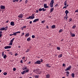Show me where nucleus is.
Returning <instances> with one entry per match:
<instances>
[{
    "label": "nucleus",
    "instance_id": "1",
    "mask_svg": "<svg viewBox=\"0 0 78 78\" xmlns=\"http://www.w3.org/2000/svg\"><path fill=\"white\" fill-rule=\"evenodd\" d=\"M53 4H54V0H52L49 4L50 6L52 8L53 7Z\"/></svg>",
    "mask_w": 78,
    "mask_h": 78
},
{
    "label": "nucleus",
    "instance_id": "2",
    "mask_svg": "<svg viewBox=\"0 0 78 78\" xmlns=\"http://www.w3.org/2000/svg\"><path fill=\"white\" fill-rule=\"evenodd\" d=\"M29 72V69L25 70L23 71V72L21 73L22 74V75H24L25 73H28Z\"/></svg>",
    "mask_w": 78,
    "mask_h": 78
},
{
    "label": "nucleus",
    "instance_id": "3",
    "mask_svg": "<svg viewBox=\"0 0 78 78\" xmlns=\"http://www.w3.org/2000/svg\"><path fill=\"white\" fill-rule=\"evenodd\" d=\"M13 36H17V34H18V33H20V31H17L16 32H13Z\"/></svg>",
    "mask_w": 78,
    "mask_h": 78
},
{
    "label": "nucleus",
    "instance_id": "4",
    "mask_svg": "<svg viewBox=\"0 0 78 78\" xmlns=\"http://www.w3.org/2000/svg\"><path fill=\"white\" fill-rule=\"evenodd\" d=\"M23 17V14L22 13L20 14L18 16V17L19 18H21V19Z\"/></svg>",
    "mask_w": 78,
    "mask_h": 78
},
{
    "label": "nucleus",
    "instance_id": "5",
    "mask_svg": "<svg viewBox=\"0 0 78 78\" xmlns=\"http://www.w3.org/2000/svg\"><path fill=\"white\" fill-rule=\"evenodd\" d=\"M34 64H41V61L37 60Z\"/></svg>",
    "mask_w": 78,
    "mask_h": 78
},
{
    "label": "nucleus",
    "instance_id": "6",
    "mask_svg": "<svg viewBox=\"0 0 78 78\" xmlns=\"http://www.w3.org/2000/svg\"><path fill=\"white\" fill-rule=\"evenodd\" d=\"M36 70L37 72L39 73V74H41V71H40V69H36Z\"/></svg>",
    "mask_w": 78,
    "mask_h": 78
},
{
    "label": "nucleus",
    "instance_id": "7",
    "mask_svg": "<svg viewBox=\"0 0 78 78\" xmlns=\"http://www.w3.org/2000/svg\"><path fill=\"white\" fill-rule=\"evenodd\" d=\"M35 17H34V14H32L30 17L31 19H34Z\"/></svg>",
    "mask_w": 78,
    "mask_h": 78
},
{
    "label": "nucleus",
    "instance_id": "8",
    "mask_svg": "<svg viewBox=\"0 0 78 78\" xmlns=\"http://www.w3.org/2000/svg\"><path fill=\"white\" fill-rule=\"evenodd\" d=\"M11 48V46H6L4 47V48L5 49H8V48Z\"/></svg>",
    "mask_w": 78,
    "mask_h": 78
},
{
    "label": "nucleus",
    "instance_id": "9",
    "mask_svg": "<svg viewBox=\"0 0 78 78\" xmlns=\"http://www.w3.org/2000/svg\"><path fill=\"white\" fill-rule=\"evenodd\" d=\"M0 8L1 9H5V6L2 5L0 6Z\"/></svg>",
    "mask_w": 78,
    "mask_h": 78
},
{
    "label": "nucleus",
    "instance_id": "10",
    "mask_svg": "<svg viewBox=\"0 0 78 78\" xmlns=\"http://www.w3.org/2000/svg\"><path fill=\"white\" fill-rule=\"evenodd\" d=\"M10 25L11 26H14L15 25V24L14 23V22L12 21L10 23Z\"/></svg>",
    "mask_w": 78,
    "mask_h": 78
},
{
    "label": "nucleus",
    "instance_id": "11",
    "mask_svg": "<svg viewBox=\"0 0 78 78\" xmlns=\"http://www.w3.org/2000/svg\"><path fill=\"white\" fill-rule=\"evenodd\" d=\"M71 68V66H70L69 67H68L66 69H65L66 71H67L68 70H69Z\"/></svg>",
    "mask_w": 78,
    "mask_h": 78
},
{
    "label": "nucleus",
    "instance_id": "12",
    "mask_svg": "<svg viewBox=\"0 0 78 78\" xmlns=\"http://www.w3.org/2000/svg\"><path fill=\"white\" fill-rule=\"evenodd\" d=\"M70 34L72 37H74L75 36V34H73L71 32H70Z\"/></svg>",
    "mask_w": 78,
    "mask_h": 78
},
{
    "label": "nucleus",
    "instance_id": "13",
    "mask_svg": "<svg viewBox=\"0 0 78 78\" xmlns=\"http://www.w3.org/2000/svg\"><path fill=\"white\" fill-rule=\"evenodd\" d=\"M39 21V19H35L33 21V22H34L35 23H36V22H38Z\"/></svg>",
    "mask_w": 78,
    "mask_h": 78
},
{
    "label": "nucleus",
    "instance_id": "14",
    "mask_svg": "<svg viewBox=\"0 0 78 78\" xmlns=\"http://www.w3.org/2000/svg\"><path fill=\"white\" fill-rule=\"evenodd\" d=\"M44 7L45 8H48V6H47V4H44Z\"/></svg>",
    "mask_w": 78,
    "mask_h": 78
},
{
    "label": "nucleus",
    "instance_id": "15",
    "mask_svg": "<svg viewBox=\"0 0 78 78\" xmlns=\"http://www.w3.org/2000/svg\"><path fill=\"white\" fill-rule=\"evenodd\" d=\"M29 36H30V34L29 33H27L25 34V37H28Z\"/></svg>",
    "mask_w": 78,
    "mask_h": 78
},
{
    "label": "nucleus",
    "instance_id": "16",
    "mask_svg": "<svg viewBox=\"0 0 78 78\" xmlns=\"http://www.w3.org/2000/svg\"><path fill=\"white\" fill-rule=\"evenodd\" d=\"M65 13L67 16V14L69 13V12L67 10H66L65 12Z\"/></svg>",
    "mask_w": 78,
    "mask_h": 78
},
{
    "label": "nucleus",
    "instance_id": "17",
    "mask_svg": "<svg viewBox=\"0 0 78 78\" xmlns=\"http://www.w3.org/2000/svg\"><path fill=\"white\" fill-rule=\"evenodd\" d=\"M50 12H52L53 11V10H54V8H51L50 9Z\"/></svg>",
    "mask_w": 78,
    "mask_h": 78
},
{
    "label": "nucleus",
    "instance_id": "18",
    "mask_svg": "<svg viewBox=\"0 0 78 78\" xmlns=\"http://www.w3.org/2000/svg\"><path fill=\"white\" fill-rule=\"evenodd\" d=\"M5 28L4 27H1L0 29L1 31H3V30H5Z\"/></svg>",
    "mask_w": 78,
    "mask_h": 78
},
{
    "label": "nucleus",
    "instance_id": "19",
    "mask_svg": "<svg viewBox=\"0 0 78 78\" xmlns=\"http://www.w3.org/2000/svg\"><path fill=\"white\" fill-rule=\"evenodd\" d=\"M23 70H27V66H24V67H23L22 69Z\"/></svg>",
    "mask_w": 78,
    "mask_h": 78
},
{
    "label": "nucleus",
    "instance_id": "20",
    "mask_svg": "<svg viewBox=\"0 0 78 78\" xmlns=\"http://www.w3.org/2000/svg\"><path fill=\"white\" fill-rule=\"evenodd\" d=\"M56 27V26L55 25H53L51 27V28L52 29H54Z\"/></svg>",
    "mask_w": 78,
    "mask_h": 78
},
{
    "label": "nucleus",
    "instance_id": "21",
    "mask_svg": "<svg viewBox=\"0 0 78 78\" xmlns=\"http://www.w3.org/2000/svg\"><path fill=\"white\" fill-rule=\"evenodd\" d=\"M30 40H31V38H30V37H28L27 39V41L28 42H29V41H30Z\"/></svg>",
    "mask_w": 78,
    "mask_h": 78
},
{
    "label": "nucleus",
    "instance_id": "22",
    "mask_svg": "<svg viewBox=\"0 0 78 78\" xmlns=\"http://www.w3.org/2000/svg\"><path fill=\"white\" fill-rule=\"evenodd\" d=\"M30 51V49H28L27 51H26V53H28V52H29Z\"/></svg>",
    "mask_w": 78,
    "mask_h": 78
},
{
    "label": "nucleus",
    "instance_id": "23",
    "mask_svg": "<svg viewBox=\"0 0 78 78\" xmlns=\"http://www.w3.org/2000/svg\"><path fill=\"white\" fill-rule=\"evenodd\" d=\"M2 31H0V37H1L2 36Z\"/></svg>",
    "mask_w": 78,
    "mask_h": 78
},
{
    "label": "nucleus",
    "instance_id": "24",
    "mask_svg": "<svg viewBox=\"0 0 78 78\" xmlns=\"http://www.w3.org/2000/svg\"><path fill=\"white\" fill-rule=\"evenodd\" d=\"M71 76L73 78H74V74L73 73H72L71 74Z\"/></svg>",
    "mask_w": 78,
    "mask_h": 78
},
{
    "label": "nucleus",
    "instance_id": "25",
    "mask_svg": "<svg viewBox=\"0 0 78 78\" xmlns=\"http://www.w3.org/2000/svg\"><path fill=\"white\" fill-rule=\"evenodd\" d=\"M7 57L6 56V54H5L4 56H3L4 59H6Z\"/></svg>",
    "mask_w": 78,
    "mask_h": 78
},
{
    "label": "nucleus",
    "instance_id": "26",
    "mask_svg": "<svg viewBox=\"0 0 78 78\" xmlns=\"http://www.w3.org/2000/svg\"><path fill=\"white\" fill-rule=\"evenodd\" d=\"M13 2H19V0H13Z\"/></svg>",
    "mask_w": 78,
    "mask_h": 78
},
{
    "label": "nucleus",
    "instance_id": "27",
    "mask_svg": "<svg viewBox=\"0 0 78 78\" xmlns=\"http://www.w3.org/2000/svg\"><path fill=\"white\" fill-rule=\"evenodd\" d=\"M15 39V38H13L11 40L10 42H13V41H14V40Z\"/></svg>",
    "mask_w": 78,
    "mask_h": 78
},
{
    "label": "nucleus",
    "instance_id": "28",
    "mask_svg": "<svg viewBox=\"0 0 78 78\" xmlns=\"http://www.w3.org/2000/svg\"><path fill=\"white\" fill-rule=\"evenodd\" d=\"M76 25H73V27H72V28L73 29H75V28L76 27Z\"/></svg>",
    "mask_w": 78,
    "mask_h": 78
},
{
    "label": "nucleus",
    "instance_id": "29",
    "mask_svg": "<svg viewBox=\"0 0 78 78\" xmlns=\"http://www.w3.org/2000/svg\"><path fill=\"white\" fill-rule=\"evenodd\" d=\"M25 35V33H22V35H21V37H22V36H23Z\"/></svg>",
    "mask_w": 78,
    "mask_h": 78
},
{
    "label": "nucleus",
    "instance_id": "30",
    "mask_svg": "<svg viewBox=\"0 0 78 78\" xmlns=\"http://www.w3.org/2000/svg\"><path fill=\"white\" fill-rule=\"evenodd\" d=\"M66 1H65L64 2V5L65 6H66V5H67V3H66Z\"/></svg>",
    "mask_w": 78,
    "mask_h": 78
},
{
    "label": "nucleus",
    "instance_id": "31",
    "mask_svg": "<svg viewBox=\"0 0 78 78\" xmlns=\"http://www.w3.org/2000/svg\"><path fill=\"white\" fill-rule=\"evenodd\" d=\"M62 54H60V55H59L58 56V58L61 57H62Z\"/></svg>",
    "mask_w": 78,
    "mask_h": 78
},
{
    "label": "nucleus",
    "instance_id": "32",
    "mask_svg": "<svg viewBox=\"0 0 78 78\" xmlns=\"http://www.w3.org/2000/svg\"><path fill=\"white\" fill-rule=\"evenodd\" d=\"M46 66L48 67H49V64H47L46 65Z\"/></svg>",
    "mask_w": 78,
    "mask_h": 78
},
{
    "label": "nucleus",
    "instance_id": "33",
    "mask_svg": "<svg viewBox=\"0 0 78 78\" xmlns=\"http://www.w3.org/2000/svg\"><path fill=\"white\" fill-rule=\"evenodd\" d=\"M46 77L47 78H49V74H48L47 75H46Z\"/></svg>",
    "mask_w": 78,
    "mask_h": 78
},
{
    "label": "nucleus",
    "instance_id": "34",
    "mask_svg": "<svg viewBox=\"0 0 78 78\" xmlns=\"http://www.w3.org/2000/svg\"><path fill=\"white\" fill-rule=\"evenodd\" d=\"M3 74L4 75H7V73L6 72H4L3 73Z\"/></svg>",
    "mask_w": 78,
    "mask_h": 78
},
{
    "label": "nucleus",
    "instance_id": "35",
    "mask_svg": "<svg viewBox=\"0 0 78 78\" xmlns=\"http://www.w3.org/2000/svg\"><path fill=\"white\" fill-rule=\"evenodd\" d=\"M26 19H31V16H29V17L26 18Z\"/></svg>",
    "mask_w": 78,
    "mask_h": 78
},
{
    "label": "nucleus",
    "instance_id": "36",
    "mask_svg": "<svg viewBox=\"0 0 78 78\" xmlns=\"http://www.w3.org/2000/svg\"><path fill=\"white\" fill-rule=\"evenodd\" d=\"M9 44L10 45H12V42L10 41Z\"/></svg>",
    "mask_w": 78,
    "mask_h": 78
},
{
    "label": "nucleus",
    "instance_id": "37",
    "mask_svg": "<svg viewBox=\"0 0 78 78\" xmlns=\"http://www.w3.org/2000/svg\"><path fill=\"white\" fill-rule=\"evenodd\" d=\"M32 37L33 38V39H34L35 37V36L34 35H32Z\"/></svg>",
    "mask_w": 78,
    "mask_h": 78
},
{
    "label": "nucleus",
    "instance_id": "38",
    "mask_svg": "<svg viewBox=\"0 0 78 78\" xmlns=\"http://www.w3.org/2000/svg\"><path fill=\"white\" fill-rule=\"evenodd\" d=\"M35 78H39V76H38V75H35Z\"/></svg>",
    "mask_w": 78,
    "mask_h": 78
},
{
    "label": "nucleus",
    "instance_id": "39",
    "mask_svg": "<svg viewBox=\"0 0 78 78\" xmlns=\"http://www.w3.org/2000/svg\"><path fill=\"white\" fill-rule=\"evenodd\" d=\"M39 11H42V9H39Z\"/></svg>",
    "mask_w": 78,
    "mask_h": 78
},
{
    "label": "nucleus",
    "instance_id": "40",
    "mask_svg": "<svg viewBox=\"0 0 78 78\" xmlns=\"http://www.w3.org/2000/svg\"><path fill=\"white\" fill-rule=\"evenodd\" d=\"M72 20V19L71 18H70L69 20V22H71Z\"/></svg>",
    "mask_w": 78,
    "mask_h": 78
},
{
    "label": "nucleus",
    "instance_id": "41",
    "mask_svg": "<svg viewBox=\"0 0 78 78\" xmlns=\"http://www.w3.org/2000/svg\"><path fill=\"white\" fill-rule=\"evenodd\" d=\"M57 49L58 50H60V48H59V47H57Z\"/></svg>",
    "mask_w": 78,
    "mask_h": 78
},
{
    "label": "nucleus",
    "instance_id": "42",
    "mask_svg": "<svg viewBox=\"0 0 78 78\" xmlns=\"http://www.w3.org/2000/svg\"><path fill=\"white\" fill-rule=\"evenodd\" d=\"M43 11H45V9H44V8H42Z\"/></svg>",
    "mask_w": 78,
    "mask_h": 78
},
{
    "label": "nucleus",
    "instance_id": "43",
    "mask_svg": "<svg viewBox=\"0 0 78 78\" xmlns=\"http://www.w3.org/2000/svg\"><path fill=\"white\" fill-rule=\"evenodd\" d=\"M44 22H45V20H43V21H41V23H44Z\"/></svg>",
    "mask_w": 78,
    "mask_h": 78
},
{
    "label": "nucleus",
    "instance_id": "44",
    "mask_svg": "<svg viewBox=\"0 0 78 78\" xmlns=\"http://www.w3.org/2000/svg\"><path fill=\"white\" fill-rule=\"evenodd\" d=\"M33 72H35V73H36V69L35 70H33Z\"/></svg>",
    "mask_w": 78,
    "mask_h": 78
},
{
    "label": "nucleus",
    "instance_id": "45",
    "mask_svg": "<svg viewBox=\"0 0 78 78\" xmlns=\"http://www.w3.org/2000/svg\"><path fill=\"white\" fill-rule=\"evenodd\" d=\"M16 69L15 68H13V71H16Z\"/></svg>",
    "mask_w": 78,
    "mask_h": 78
},
{
    "label": "nucleus",
    "instance_id": "46",
    "mask_svg": "<svg viewBox=\"0 0 78 78\" xmlns=\"http://www.w3.org/2000/svg\"><path fill=\"white\" fill-rule=\"evenodd\" d=\"M75 12H78V9L75 11Z\"/></svg>",
    "mask_w": 78,
    "mask_h": 78
},
{
    "label": "nucleus",
    "instance_id": "47",
    "mask_svg": "<svg viewBox=\"0 0 78 78\" xmlns=\"http://www.w3.org/2000/svg\"><path fill=\"white\" fill-rule=\"evenodd\" d=\"M10 54L11 55H12L13 54H12V52H9Z\"/></svg>",
    "mask_w": 78,
    "mask_h": 78
},
{
    "label": "nucleus",
    "instance_id": "48",
    "mask_svg": "<svg viewBox=\"0 0 78 78\" xmlns=\"http://www.w3.org/2000/svg\"><path fill=\"white\" fill-rule=\"evenodd\" d=\"M40 60L41 62H43V60L42 59H41Z\"/></svg>",
    "mask_w": 78,
    "mask_h": 78
},
{
    "label": "nucleus",
    "instance_id": "49",
    "mask_svg": "<svg viewBox=\"0 0 78 78\" xmlns=\"http://www.w3.org/2000/svg\"><path fill=\"white\" fill-rule=\"evenodd\" d=\"M25 3H28V0H26L25 1Z\"/></svg>",
    "mask_w": 78,
    "mask_h": 78
},
{
    "label": "nucleus",
    "instance_id": "50",
    "mask_svg": "<svg viewBox=\"0 0 78 78\" xmlns=\"http://www.w3.org/2000/svg\"><path fill=\"white\" fill-rule=\"evenodd\" d=\"M20 62L22 64L23 63V60H21L20 61Z\"/></svg>",
    "mask_w": 78,
    "mask_h": 78
},
{
    "label": "nucleus",
    "instance_id": "51",
    "mask_svg": "<svg viewBox=\"0 0 78 78\" xmlns=\"http://www.w3.org/2000/svg\"><path fill=\"white\" fill-rule=\"evenodd\" d=\"M2 56H4V52H2Z\"/></svg>",
    "mask_w": 78,
    "mask_h": 78
},
{
    "label": "nucleus",
    "instance_id": "52",
    "mask_svg": "<svg viewBox=\"0 0 78 78\" xmlns=\"http://www.w3.org/2000/svg\"><path fill=\"white\" fill-rule=\"evenodd\" d=\"M58 6V4H56V5H55V7H57Z\"/></svg>",
    "mask_w": 78,
    "mask_h": 78
},
{
    "label": "nucleus",
    "instance_id": "53",
    "mask_svg": "<svg viewBox=\"0 0 78 78\" xmlns=\"http://www.w3.org/2000/svg\"><path fill=\"white\" fill-rule=\"evenodd\" d=\"M66 74H69V72L68 71L66 72Z\"/></svg>",
    "mask_w": 78,
    "mask_h": 78
},
{
    "label": "nucleus",
    "instance_id": "54",
    "mask_svg": "<svg viewBox=\"0 0 78 78\" xmlns=\"http://www.w3.org/2000/svg\"><path fill=\"white\" fill-rule=\"evenodd\" d=\"M62 31V29H61L59 31V32H61Z\"/></svg>",
    "mask_w": 78,
    "mask_h": 78
},
{
    "label": "nucleus",
    "instance_id": "55",
    "mask_svg": "<svg viewBox=\"0 0 78 78\" xmlns=\"http://www.w3.org/2000/svg\"><path fill=\"white\" fill-rule=\"evenodd\" d=\"M26 27H27V26H25L23 27V28H26Z\"/></svg>",
    "mask_w": 78,
    "mask_h": 78
},
{
    "label": "nucleus",
    "instance_id": "56",
    "mask_svg": "<svg viewBox=\"0 0 78 78\" xmlns=\"http://www.w3.org/2000/svg\"><path fill=\"white\" fill-rule=\"evenodd\" d=\"M15 56H17L18 55V54L17 53H16L15 54Z\"/></svg>",
    "mask_w": 78,
    "mask_h": 78
},
{
    "label": "nucleus",
    "instance_id": "57",
    "mask_svg": "<svg viewBox=\"0 0 78 78\" xmlns=\"http://www.w3.org/2000/svg\"><path fill=\"white\" fill-rule=\"evenodd\" d=\"M25 57H23L22 58V59H25Z\"/></svg>",
    "mask_w": 78,
    "mask_h": 78
},
{
    "label": "nucleus",
    "instance_id": "58",
    "mask_svg": "<svg viewBox=\"0 0 78 78\" xmlns=\"http://www.w3.org/2000/svg\"><path fill=\"white\" fill-rule=\"evenodd\" d=\"M31 46H30V47L29 48V49H31Z\"/></svg>",
    "mask_w": 78,
    "mask_h": 78
},
{
    "label": "nucleus",
    "instance_id": "59",
    "mask_svg": "<svg viewBox=\"0 0 78 78\" xmlns=\"http://www.w3.org/2000/svg\"><path fill=\"white\" fill-rule=\"evenodd\" d=\"M66 20H67V18H68V16H67H67H66Z\"/></svg>",
    "mask_w": 78,
    "mask_h": 78
},
{
    "label": "nucleus",
    "instance_id": "60",
    "mask_svg": "<svg viewBox=\"0 0 78 78\" xmlns=\"http://www.w3.org/2000/svg\"><path fill=\"white\" fill-rule=\"evenodd\" d=\"M8 30V28H5V29L4 30L5 31H6V30Z\"/></svg>",
    "mask_w": 78,
    "mask_h": 78
},
{
    "label": "nucleus",
    "instance_id": "61",
    "mask_svg": "<svg viewBox=\"0 0 78 78\" xmlns=\"http://www.w3.org/2000/svg\"><path fill=\"white\" fill-rule=\"evenodd\" d=\"M13 35V34H10L9 35V36H12Z\"/></svg>",
    "mask_w": 78,
    "mask_h": 78
},
{
    "label": "nucleus",
    "instance_id": "62",
    "mask_svg": "<svg viewBox=\"0 0 78 78\" xmlns=\"http://www.w3.org/2000/svg\"><path fill=\"white\" fill-rule=\"evenodd\" d=\"M66 6H64L63 8V9H64V8H66Z\"/></svg>",
    "mask_w": 78,
    "mask_h": 78
},
{
    "label": "nucleus",
    "instance_id": "63",
    "mask_svg": "<svg viewBox=\"0 0 78 78\" xmlns=\"http://www.w3.org/2000/svg\"><path fill=\"white\" fill-rule=\"evenodd\" d=\"M38 12V10H37L36 11V12H37V13Z\"/></svg>",
    "mask_w": 78,
    "mask_h": 78
},
{
    "label": "nucleus",
    "instance_id": "64",
    "mask_svg": "<svg viewBox=\"0 0 78 78\" xmlns=\"http://www.w3.org/2000/svg\"><path fill=\"white\" fill-rule=\"evenodd\" d=\"M62 65L63 66H65V65L64 64H63Z\"/></svg>",
    "mask_w": 78,
    "mask_h": 78
}]
</instances>
